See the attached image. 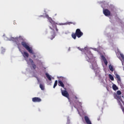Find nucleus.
<instances>
[{
  "mask_svg": "<svg viewBox=\"0 0 124 124\" xmlns=\"http://www.w3.org/2000/svg\"><path fill=\"white\" fill-rule=\"evenodd\" d=\"M85 58L87 62L92 63V69H94V65L96 66V62H95V59L93 57V54L91 52L88 53Z\"/></svg>",
  "mask_w": 124,
  "mask_h": 124,
  "instance_id": "f257e3e1",
  "label": "nucleus"
},
{
  "mask_svg": "<svg viewBox=\"0 0 124 124\" xmlns=\"http://www.w3.org/2000/svg\"><path fill=\"white\" fill-rule=\"evenodd\" d=\"M47 18L48 19L49 22L51 23L53 28L49 27L50 30L54 31V29H55L57 32H59V29L57 28V23L55 22L52 19V18L49 17V16H46Z\"/></svg>",
  "mask_w": 124,
  "mask_h": 124,
  "instance_id": "f03ea898",
  "label": "nucleus"
},
{
  "mask_svg": "<svg viewBox=\"0 0 124 124\" xmlns=\"http://www.w3.org/2000/svg\"><path fill=\"white\" fill-rule=\"evenodd\" d=\"M83 33L81 31V30L79 29H77L75 33H72V37L74 39H76V37H78V38H80L81 36H82Z\"/></svg>",
  "mask_w": 124,
  "mask_h": 124,
  "instance_id": "7ed1b4c3",
  "label": "nucleus"
},
{
  "mask_svg": "<svg viewBox=\"0 0 124 124\" xmlns=\"http://www.w3.org/2000/svg\"><path fill=\"white\" fill-rule=\"evenodd\" d=\"M21 45L29 52L30 54H32L33 55V51H32V48H31L30 46H29V44L26 42L25 41H22L21 42Z\"/></svg>",
  "mask_w": 124,
  "mask_h": 124,
  "instance_id": "20e7f679",
  "label": "nucleus"
},
{
  "mask_svg": "<svg viewBox=\"0 0 124 124\" xmlns=\"http://www.w3.org/2000/svg\"><path fill=\"white\" fill-rule=\"evenodd\" d=\"M114 97L115 99L117 100H119V101H121L123 104H124V96H120L118 95L117 94H114Z\"/></svg>",
  "mask_w": 124,
  "mask_h": 124,
  "instance_id": "39448f33",
  "label": "nucleus"
},
{
  "mask_svg": "<svg viewBox=\"0 0 124 124\" xmlns=\"http://www.w3.org/2000/svg\"><path fill=\"white\" fill-rule=\"evenodd\" d=\"M9 40L10 41H14V42H16V45H17L18 49H20V46H21V44L20 43L17 42V37L16 38H14L13 37H11Z\"/></svg>",
  "mask_w": 124,
  "mask_h": 124,
  "instance_id": "423d86ee",
  "label": "nucleus"
},
{
  "mask_svg": "<svg viewBox=\"0 0 124 124\" xmlns=\"http://www.w3.org/2000/svg\"><path fill=\"white\" fill-rule=\"evenodd\" d=\"M61 93L63 96H64L65 97H67L68 99H69V94L68 93V92L66 91V90H61Z\"/></svg>",
  "mask_w": 124,
  "mask_h": 124,
  "instance_id": "0eeeda50",
  "label": "nucleus"
},
{
  "mask_svg": "<svg viewBox=\"0 0 124 124\" xmlns=\"http://www.w3.org/2000/svg\"><path fill=\"white\" fill-rule=\"evenodd\" d=\"M22 54L24 58H25V61L27 62V63H29V60H28L27 58H29V53H28V52L26 51H24L23 53L22 52Z\"/></svg>",
  "mask_w": 124,
  "mask_h": 124,
  "instance_id": "6e6552de",
  "label": "nucleus"
},
{
  "mask_svg": "<svg viewBox=\"0 0 124 124\" xmlns=\"http://www.w3.org/2000/svg\"><path fill=\"white\" fill-rule=\"evenodd\" d=\"M103 13L105 16H110V15H111V12L107 9H105L103 10Z\"/></svg>",
  "mask_w": 124,
  "mask_h": 124,
  "instance_id": "1a4fd4ad",
  "label": "nucleus"
},
{
  "mask_svg": "<svg viewBox=\"0 0 124 124\" xmlns=\"http://www.w3.org/2000/svg\"><path fill=\"white\" fill-rule=\"evenodd\" d=\"M33 102H41V99L39 97H35L32 98Z\"/></svg>",
  "mask_w": 124,
  "mask_h": 124,
  "instance_id": "9d476101",
  "label": "nucleus"
},
{
  "mask_svg": "<svg viewBox=\"0 0 124 124\" xmlns=\"http://www.w3.org/2000/svg\"><path fill=\"white\" fill-rule=\"evenodd\" d=\"M29 61L31 63V65L33 68V69H35L36 68V65L34 64V62H33V60L31 59H29Z\"/></svg>",
  "mask_w": 124,
  "mask_h": 124,
  "instance_id": "9b49d317",
  "label": "nucleus"
},
{
  "mask_svg": "<svg viewBox=\"0 0 124 124\" xmlns=\"http://www.w3.org/2000/svg\"><path fill=\"white\" fill-rule=\"evenodd\" d=\"M55 30H56V28H54V30H53V33L49 37V38H50V39H51V40H53L54 39V38H55V37H56V32H55Z\"/></svg>",
  "mask_w": 124,
  "mask_h": 124,
  "instance_id": "f8f14e48",
  "label": "nucleus"
},
{
  "mask_svg": "<svg viewBox=\"0 0 124 124\" xmlns=\"http://www.w3.org/2000/svg\"><path fill=\"white\" fill-rule=\"evenodd\" d=\"M85 121L87 124H92V122L88 116H85Z\"/></svg>",
  "mask_w": 124,
  "mask_h": 124,
  "instance_id": "ddd939ff",
  "label": "nucleus"
},
{
  "mask_svg": "<svg viewBox=\"0 0 124 124\" xmlns=\"http://www.w3.org/2000/svg\"><path fill=\"white\" fill-rule=\"evenodd\" d=\"M115 76L116 78H117V83H118V84H120V83H121V77H120V76L118 74H116Z\"/></svg>",
  "mask_w": 124,
  "mask_h": 124,
  "instance_id": "4468645a",
  "label": "nucleus"
},
{
  "mask_svg": "<svg viewBox=\"0 0 124 124\" xmlns=\"http://www.w3.org/2000/svg\"><path fill=\"white\" fill-rule=\"evenodd\" d=\"M58 85L60 87H62V88H64V84L62 80H58Z\"/></svg>",
  "mask_w": 124,
  "mask_h": 124,
  "instance_id": "2eb2a0df",
  "label": "nucleus"
},
{
  "mask_svg": "<svg viewBox=\"0 0 124 124\" xmlns=\"http://www.w3.org/2000/svg\"><path fill=\"white\" fill-rule=\"evenodd\" d=\"M112 89L114 91H117V90H119L118 87L115 84H113L112 85Z\"/></svg>",
  "mask_w": 124,
  "mask_h": 124,
  "instance_id": "dca6fc26",
  "label": "nucleus"
},
{
  "mask_svg": "<svg viewBox=\"0 0 124 124\" xmlns=\"http://www.w3.org/2000/svg\"><path fill=\"white\" fill-rule=\"evenodd\" d=\"M120 60L123 62H124V56L123 54H120Z\"/></svg>",
  "mask_w": 124,
  "mask_h": 124,
  "instance_id": "f3484780",
  "label": "nucleus"
},
{
  "mask_svg": "<svg viewBox=\"0 0 124 124\" xmlns=\"http://www.w3.org/2000/svg\"><path fill=\"white\" fill-rule=\"evenodd\" d=\"M46 78H47V79L49 81H51L52 80V78H51V77H50V75L49 74H48V73H46Z\"/></svg>",
  "mask_w": 124,
  "mask_h": 124,
  "instance_id": "a211bd4d",
  "label": "nucleus"
},
{
  "mask_svg": "<svg viewBox=\"0 0 124 124\" xmlns=\"http://www.w3.org/2000/svg\"><path fill=\"white\" fill-rule=\"evenodd\" d=\"M108 68L109 69V70H110V71H112V72L114 71V68L113 67L112 65H109Z\"/></svg>",
  "mask_w": 124,
  "mask_h": 124,
  "instance_id": "6ab92c4d",
  "label": "nucleus"
},
{
  "mask_svg": "<svg viewBox=\"0 0 124 124\" xmlns=\"http://www.w3.org/2000/svg\"><path fill=\"white\" fill-rule=\"evenodd\" d=\"M16 39H17V42H18V41H20L21 40H23V37L19 36L18 37H16Z\"/></svg>",
  "mask_w": 124,
  "mask_h": 124,
  "instance_id": "aec40b11",
  "label": "nucleus"
},
{
  "mask_svg": "<svg viewBox=\"0 0 124 124\" xmlns=\"http://www.w3.org/2000/svg\"><path fill=\"white\" fill-rule=\"evenodd\" d=\"M103 60L104 61V62L106 65H107L108 64V62H107V60H106V58L105 57H104L103 58Z\"/></svg>",
  "mask_w": 124,
  "mask_h": 124,
  "instance_id": "412c9836",
  "label": "nucleus"
},
{
  "mask_svg": "<svg viewBox=\"0 0 124 124\" xmlns=\"http://www.w3.org/2000/svg\"><path fill=\"white\" fill-rule=\"evenodd\" d=\"M118 103H119V105H120V106L122 111H123V110L124 109V107H123V104H122V103H121L120 101H118Z\"/></svg>",
  "mask_w": 124,
  "mask_h": 124,
  "instance_id": "4be33fe9",
  "label": "nucleus"
},
{
  "mask_svg": "<svg viewBox=\"0 0 124 124\" xmlns=\"http://www.w3.org/2000/svg\"><path fill=\"white\" fill-rule=\"evenodd\" d=\"M40 88L42 91H44V89H45V86L42 84H40Z\"/></svg>",
  "mask_w": 124,
  "mask_h": 124,
  "instance_id": "5701e85b",
  "label": "nucleus"
},
{
  "mask_svg": "<svg viewBox=\"0 0 124 124\" xmlns=\"http://www.w3.org/2000/svg\"><path fill=\"white\" fill-rule=\"evenodd\" d=\"M108 77L111 81H114V77H113V76H112V75L109 74L108 75Z\"/></svg>",
  "mask_w": 124,
  "mask_h": 124,
  "instance_id": "b1692460",
  "label": "nucleus"
},
{
  "mask_svg": "<svg viewBox=\"0 0 124 124\" xmlns=\"http://www.w3.org/2000/svg\"><path fill=\"white\" fill-rule=\"evenodd\" d=\"M57 85H58V80H55L54 86H53V89H55L56 87H57Z\"/></svg>",
  "mask_w": 124,
  "mask_h": 124,
  "instance_id": "393cba45",
  "label": "nucleus"
},
{
  "mask_svg": "<svg viewBox=\"0 0 124 124\" xmlns=\"http://www.w3.org/2000/svg\"><path fill=\"white\" fill-rule=\"evenodd\" d=\"M117 95H121V94H122V92H121V91H118L117 92Z\"/></svg>",
  "mask_w": 124,
  "mask_h": 124,
  "instance_id": "a878e982",
  "label": "nucleus"
},
{
  "mask_svg": "<svg viewBox=\"0 0 124 124\" xmlns=\"http://www.w3.org/2000/svg\"><path fill=\"white\" fill-rule=\"evenodd\" d=\"M72 24H73V25H75V22H74V23H73L72 22H67V25H71Z\"/></svg>",
  "mask_w": 124,
  "mask_h": 124,
  "instance_id": "bb28decb",
  "label": "nucleus"
},
{
  "mask_svg": "<svg viewBox=\"0 0 124 124\" xmlns=\"http://www.w3.org/2000/svg\"><path fill=\"white\" fill-rule=\"evenodd\" d=\"M78 49H79L80 51H84V49L83 48H80V47H78Z\"/></svg>",
  "mask_w": 124,
  "mask_h": 124,
  "instance_id": "cd10ccee",
  "label": "nucleus"
},
{
  "mask_svg": "<svg viewBox=\"0 0 124 124\" xmlns=\"http://www.w3.org/2000/svg\"><path fill=\"white\" fill-rule=\"evenodd\" d=\"M75 99H78V97H77V96H75Z\"/></svg>",
  "mask_w": 124,
  "mask_h": 124,
  "instance_id": "c85d7f7f",
  "label": "nucleus"
},
{
  "mask_svg": "<svg viewBox=\"0 0 124 124\" xmlns=\"http://www.w3.org/2000/svg\"><path fill=\"white\" fill-rule=\"evenodd\" d=\"M33 58H36V56H35V55H34L33 56Z\"/></svg>",
  "mask_w": 124,
  "mask_h": 124,
  "instance_id": "c756f323",
  "label": "nucleus"
},
{
  "mask_svg": "<svg viewBox=\"0 0 124 124\" xmlns=\"http://www.w3.org/2000/svg\"><path fill=\"white\" fill-rule=\"evenodd\" d=\"M63 25L64 24H63V23H61V24H60V25Z\"/></svg>",
  "mask_w": 124,
  "mask_h": 124,
  "instance_id": "7c9ffc66",
  "label": "nucleus"
},
{
  "mask_svg": "<svg viewBox=\"0 0 124 124\" xmlns=\"http://www.w3.org/2000/svg\"><path fill=\"white\" fill-rule=\"evenodd\" d=\"M78 103H79V104L81 105L82 104L81 103V102H78Z\"/></svg>",
  "mask_w": 124,
  "mask_h": 124,
  "instance_id": "2f4dec72",
  "label": "nucleus"
},
{
  "mask_svg": "<svg viewBox=\"0 0 124 124\" xmlns=\"http://www.w3.org/2000/svg\"><path fill=\"white\" fill-rule=\"evenodd\" d=\"M62 79L63 78V77H61Z\"/></svg>",
  "mask_w": 124,
  "mask_h": 124,
  "instance_id": "473e14b6",
  "label": "nucleus"
},
{
  "mask_svg": "<svg viewBox=\"0 0 124 124\" xmlns=\"http://www.w3.org/2000/svg\"><path fill=\"white\" fill-rule=\"evenodd\" d=\"M98 121H99V119H98Z\"/></svg>",
  "mask_w": 124,
  "mask_h": 124,
  "instance_id": "72a5a7b5",
  "label": "nucleus"
}]
</instances>
